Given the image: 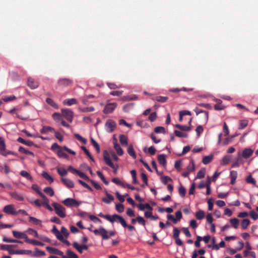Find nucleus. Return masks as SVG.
<instances>
[{"instance_id": "1", "label": "nucleus", "mask_w": 258, "mask_h": 258, "mask_svg": "<svg viewBox=\"0 0 258 258\" xmlns=\"http://www.w3.org/2000/svg\"><path fill=\"white\" fill-rule=\"evenodd\" d=\"M52 206L54 208L55 213L60 218L66 217V208L62 206L57 203H53Z\"/></svg>"}, {"instance_id": "2", "label": "nucleus", "mask_w": 258, "mask_h": 258, "mask_svg": "<svg viewBox=\"0 0 258 258\" xmlns=\"http://www.w3.org/2000/svg\"><path fill=\"white\" fill-rule=\"evenodd\" d=\"M93 232L96 235H100L104 240H107L109 238V236L108 235V232L102 227H100L99 229H94L93 230Z\"/></svg>"}, {"instance_id": "3", "label": "nucleus", "mask_w": 258, "mask_h": 258, "mask_svg": "<svg viewBox=\"0 0 258 258\" xmlns=\"http://www.w3.org/2000/svg\"><path fill=\"white\" fill-rule=\"evenodd\" d=\"M111 221H110L111 223H113L114 222H119L124 228L127 226V224L125 220L121 216L118 215L114 214L111 216Z\"/></svg>"}, {"instance_id": "4", "label": "nucleus", "mask_w": 258, "mask_h": 258, "mask_svg": "<svg viewBox=\"0 0 258 258\" xmlns=\"http://www.w3.org/2000/svg\"><path fill=\"white\" fill-rule=\"evenodd\" d=\"M62 116L70 122H72L73 119L74 113L69 109H61Z\"/></svg>"}, {"instance_id": "5", "label": "nucleus", "mask_w": 258, "mask_h": 258, "mask_svg": "<svg viewBox=\"0 0 258 258\" xmlns=\"http://www.w3.org/2000/svg\"><path fill=\"white\" fill-rule=\"evenodd\" d=\"M105 126L106 132L110 133L115 130L116 124L115 122L113 120L108 119L106 121Z\"/></svg>"}, {"instance_id": "6", "label": "nucleus", "mask_w": 258, "mask_h": 258, "mask_svg": "<svg viewBox=\"0 0 258 258\" xmlns=\"http://www.w3.org/2000/svg\"><path fill=\"white\" fill-rule=\"evenodd\" d=\"M63 204L67 207H78L81 204V202L72 198H67L63 202Z\"/></svg>"}, {"instance_id": "7", "label": "nucleus", "mask_w": 258, "mask_h": 258, "mask_svg": "<svg viewBox=\"0 0 258 258\" xmlns=\"http://www.w3.org/2000/svg\"><path fill=\"white\" fill-rule=\"evenodd\" d=\"M3 212L8 215H17L15 206L12 204L5 206L3 208Z\"/></svg>"}, {"instance_id": "8", "label": "nucleus", "mask_w": 258, "mask_h": 258, "mask_svg": "<svg viewBox=\"0 0 258 258\" xmlns=\"http://www.w3.org/2000/svg\"><path fill=\"white\" fill-rule=\"evenodd\" d=\"M117 106L116 103H109L107 104L103 110L105 114H108L112 112Z\"/></svg>"}, {"instance_id": "9", "label": "nucleus", "mask_w": 258, "mask_h": 258, "mask_svg": "<svg viewBox=\"0 0 258 258\" xmlns=\"http://www.w3.org/2000/svg\"><path fill=\"white\" fill-rule=\"evenodd\" d=\"M58 85L60 87H66L71 86L73 81L68 78L60 79L57 82Z\"/></svg>"}, {"instance_id": "10", "label": "nucleus", "mask_w": 258, "mask_h": 258, "mask_svg": "<svg viewBox=\"0 0 258 258\" xmlns=\"http://www.w3.org/2000/svg\"><path fill=\"white\" fill-rule=\"evenodd\" d=\"M7 151L4 139L0 137V154L6 157Z\"/></svg>"}, {"instance_id": "11", "label": "nucleus", "mask_w": 258, "mask_h": 258, "mask_svg": "<svg viewBox=\"0 0 258 258\" xmlns=\"http://www.w3.org/2000/svg\"><path fill=\"white\" fill-rule=\"evenodd\" d=\"M12 233L15 238L25 239V242H27V240L29 238L25 233L13 230L12 231Z\"/></svg>"}, {"instance_id": "12", "label": "nucleus", "mask_w": 258, "mask_h": 258, "mask_svg": "<svg viewBox=\"0 0 258 258\" xmlns=\"http://www.w3.org/2000/svg\"><path fill=\"white\" fill-rule=\"evenodd\" d=\"M46 249L50 253L60 255V256H61L62 257L63 254V252L62 251H60V250H59L56 248H54V247H50V246H47L46 247Z\"/></svg>"}, {"instance_id": "13", "label": "nucleus", "mask_w": 258, "mask_h": 258, "mask_svg": "<svg viewBox=\"0 0 258 258\" xmlns=\"http://www.w3.org/2000/svg\"><path fill=\"white\" fill-rule=\"evenodd\" d=\"M28 85L32 89L37 88L39 86L38 82L32 78H29L28 79Z\"/></svg>"}, {"instance_id": "14", "label": "nucleus", "mask_w": 258, "mask_h": 258, "mask_svg": "<svg viewBox=\"0 0 258 258\" xmlns=\"http://www.w3.org/2000/svg\"><path fill=\"white\" fill-rule=\"evenodd\" d=\"M61 182L68 188H72L74 187V183L72 180L69 178H61Z\"/></svg>"}, {"instance_id": "15", "label": "nucleus", "mask_w": 258, "mask_h": 258, "mask_svg": "<svg viewBox=\"0 0 258 258\" xmlns=\"http://www.w3.org/2000/svg\"><path fill=\"white\" fill-rule=\"evenodd\" d=\"M103 159L105 163L112 168H114V164L111 161L107 152L105 151L104 153Z\"/></svg>"}, {"instance_id": "16", "label": "nucleus", "mask_w": 258, "mask_h": 258, "mask_svg": "<svg viewBox=\"0 0 258 258\" xmlns=\"http://www.w3.org/2000/svg\"><path fill=\"white\" fill-rule=\"evenodd\" d=\"M51 231L55 235L58 240L60 241L62 240L63 236L59 231V230L56 228V227L55 225L53 226Z\"/></svg>"}, {"instance_id": "17", "label": "nucleus", "mask_w": 258, "mask_h": 258, "mask_svg": "<svg viewBox=\"0 0 258 258\" xmlns=\"http://www.w3.org/2000/svg\"><path fill=\"white\" fill-rule=\"evenodd\" d=\"M253 151L250 148L244 149L242 152V156L245 159H247L252 155Z\"/></svg>"}, {"instance_id": "18", "label": "nucleus", "mask_w": 258, "mask_h": 258, "mask_svg": "<svg viewBox=\"0 0 258 258\" xmlns=\"http://www.w3.org/2000/svg\"><path fill=\"white\" fill-rule=\"evenodd\" d=\"M216 104L214 105V109L216 110H222L225 108V106L222 104V101L220 99H215Z\"/></svg>"}, {"instance_id": "19", "label": "nucleus", "mask_w": 258, "mask_h": 258, "mask_svg": "<svg viewBox=\"0 0 258 258\" xmlns=\"http://www.w3.org/2000/svg\"><path fill=\"white\" fill-rule=\"evenodd\" d=\"M105 193L107 198H103L102 201L106 204L111 203V202L114 200V197L108 193L106 190H105Z\"/></svg>"}, {"instance_id": "20", "label": "nucleus", "mask_w": 258, "mask_h": 258, "mask_svg": "<svg viewBox=\"0 0 258 258\" xmlns=\"http://www.w3.org/2000/svg\"><path fill=\"white\" fill-rule=\"evenodd\" d=\"M114 148L117 154L119 156H121L123 154V151L120 147L119 145L117 144L116 140L113 142Z\"/></svg>"}, {"instance_id": "21", "label": "nucleus", "mask_w": 258, "mask_h": 258, "mask_svg": "<svg viewBox=\"0 0 258 258\" xmlns=\"http://www.w3.org/2000/svg\"><path fill=\"white\" fill-rule=\"evenodd\" d=\"M32 188L35 190L43 200H46V197L40 190L39 186L37 184H33Z\"/></svg>"}, {"instance_id": "22", "label": "nucleus", "mask_w": 258, "mask_h": 258, "mask_svg": "<svg viewBox=\"0 0 258 258\" xmlns=\"http://www.w3.org/2000/svg\"><path fill=\"white\" fill-rule=\"evenodd\" d=\"M66 253L68 256L64 255L63 254L62 258H78V255L70 249H68L67 250Z\"/></svg>"}, {"instance_id": "23", "label": "nucleus", "mask_w": 258, "mask_h": 258, "mask_svg": "<svg viewBox=\"0 0 258 258\" xmlns=\"http://www.w3.org/2000/svg\"><path fill=\"white\" fill-rule=\"evenodd\" d=\"M54 129L51 126H43L42 128L40 130V132L41 134H47L48 132L53 133L54 132Z\"/></svg>"}, {"instance_id": "24", "label": "nucleus", "mask_w": 258, "mask_h": 258, "mask_svg": "<svg viewBox=\"0 0 258 258\" xmlns=\"http://www.w3.org/2000/svg\"><path fill=\"white\" fill-rule=\"evenodd\" d=\"M158 161L160 164L163 166L166 165V156L164 154L159 155L158 156Z\"/></svg>"}, {"instance_id": "25", "label": "nucleus", "mask_w": 258, "mask_h": 258, "mask_svg": "<svg viewBox=\"0 0 258 258\" xmlns=\"http://www.w3.org/2000/svg\"><path fill=\"white\" fill-rule=\"evenodd\" d=\"M230 176L231 178V182L230 183L232 185H233L235 183L236 179L237 176V172L236 171L232 170L230 171Z\"/></svg>"}, {"instance_id": "26", "label": "nucleus", "mask_w": 258, "mask_h": 258, "mask_svg": "<svg viewBox=\"0 0 258 258\" xmlns=\"http://www.w3.org/2000/svg\"><path fill=\"white\" fill-rule=\"evenodd\" d=\"M78 103V102L77 100L75 98L66 99L63 101V103L64 104L68 105V106H72L74 104H77Z\"/></svg>"}, {"instance_id": "27", "label": "nucleus", "mask_w": 258, "mask_h": 258, "mask_svg": "<svg viewBox=\"0 0 258 258\" xmlns=\"http://www.w3.org/2000/svg\"><path fill=\"white\" fill-rule=\"evenodd\" d=\"M45 255L44 251L39 250L38 248H35V251L32 254L33 257H40Z\"/></svg>"}, {"instance_id": "28", "label": "nucleus", "mask_w": 258, "mask_h": 258, "mask_svg": "<svg viewBox=\"0 0 258 258\" xmlns=\"http://www.w3.org/2000/svg\"><path fill=\"white\" fill-rule=\"evenodd\" d=\"M17 141L19 142V143H21L22 144H23L24 145H26L28 146H32L34 145V143L32 141H25L24 139H23V138H21V137H19Z\"/></svg>"}, {"instance_id": "29", "label": "nucleus", "mask_w": 258, "mask_h": 258, "mask_svg": "<svg viewBox=\"0 0 258 258\" xmlns=\"http://www.w3.org/2000/svg\"><path fill=\"white\" fill-rule=\"evenodd\" d=\"M168 98L166 96H157L152 98L153 100L157 101L159 102H165L167 101Z\"/></svg>"}, {"instance_id": "30", "label": "nucleus", "mask_w": 258, "mask_h": 258, "mask_svg": "<svg viewBox=\"0 0 258 258\" xmlns=\"http://www.w3.org/2000/svg\"><path fill=\"white\" fill-rule=\"evenodd\" d=\"M194 111L196 113L197 115H198L199 114H200L201 113H204L206 121H208V111L202 110L198 107H196L194 109Z\"/></svg>"}, {"instance_id": "31", "label": "nucleus", "mask_w": 258, "mask_h": 258, "mask_svg": "<svg viewBox=\"0 0 258 258\" xmlns=\"http://www.w3.org/2000/svg\"><path fill=\"white\" fill-rule=\"evenodd\" d=\"M248 121L247 119L240 120L239 121V130H242L247 126Z\"/></svg>"}, {"instance_id": "32", "label": "nucleus", "mask_w": 258, "mask_h": 258, "mask_svg": "<svg viewBox=\"0 0 258 258\" xmlns=\"http://www.w3.org/2000/svg\"><path fill=\"white\" fill-rule=\"evenodd\" d=\"M11 196L12 198H14L15 199L18 201H22L24 200L23 196L20 194H18L16 192L11 193Z\"/></svg>"}, {"instance_id": "33", "label": "nucleus", "mask_w": 258, "mask_h": 258, "mask_svg": "<svg viewBox=\"0 0 258 258\" xmlns=\"http://www.w3.org/2000/svg\"><path fill=\"white\" fill-rule=\"evenodd\" d=\"M18 151L20 153H24V154H27V155H31L32 156H34V153L33 152H31V151L26 149L25 148H24L22 146H20L19 147Z\"/></svg>"}, {"instance_id": "34", "label": "nucleus", "mask_w": 258, "mask_h": 258, "mask_svg": "<svg viewBox=\"0 0 258 258\" xmlns=\"http://www.w3.org/2000/svg\"><path fill=\"white\" fill-rule=\"evenodd\" d=\"M120 143L122 145H127V137L124 135H120L119 137Z\"/></svg>"}, {"instance_id": "35", "label": "nucleus", "mask_w": 258, "mask_h": 258, "mask_svg": "<svg viewBox=\"0 0 258 258\" xmlns=\"http://www.w3.org/2000/svg\"><path fill=\"white\" fill-rule=\"evenodd\" d=\"M231 159V156L230 155L225 156L222 160L221 164L222 165H225L228 164Z\"/></svg>"}, {"instance_id": "36", "label": "nucleus", "mask_w": 258, "mask_h": 258, "mask_svg": "<svg viewBox=\"0 0 258 258\" xmlns=\"http://www.w3.org/2000/svg\"><path fill=\"white\" fill-rule=\"evenodd\" d=\"M127 153L128 154L132 156L134 159H136L137 157L135 152L134 150L133 147L132 145H130L127 148Z\"/></svg>"}, {"instance_id": "37", "label": "nucleus", "mask_w": 258, "mask_h": 258, "mask_svg": "<svg viewBox=\"0 0 258 258\" xmlns=\"http://www.w3.org/2000/svg\"><path fill=\"white\" fill-rule=\"evenodd\" d=\"M20 175L27 178V179L30 180V181H32L33 180V178L31 176V175L28 173L27 172V171H25V170H22L20 173Z\"/></svg>"}, {"instance_id": "38", "label": "nucleus", "mask_w": 258, "mask_h": 258, "mask_svg": "<svg viewBox=\"0 0 258 258\" xmlns=\"http://www.w3.org/2000/svg\"><path fill=\"white\" fill-rule=\"evenodd\" d=\"M28 243L32 244L34 245H38V246H44V244L41 242L34 240V239H28L27 240V242Z\"/></svg>"}, {"instance_id": "39", "label": "nucleus", "mask_w": 258, "mask_h": 258, "mask_svg": "<svg viewBox=\"0 0 258 258\" xmlns=\"http://www.w3.org/2000/svg\"><path fill=\"white\" fill-rule=\"evenodd\" d=\"M112 181L117 184L123 187H125V183L121 181L118 178H113L112 179Z\"/></svg>"}, {"instance_id": "40", "label": "nucleus", "mask_w": 258, "mask_h": 258, "mask_svg": "<svg viewBox=\"0 0 258 258\" xmlns=\"http://www.w3.org/2000/svg\"><path fill=\"white\" fill-rule=\"evenodd\" d=\"M175 127L181 131H189L191 130V127L190 126L183 125L177 124L175 125Z\"/></svg>"}, {"instance_id": "41", "label": "nucleus", "mask_w": 258, "mask_h": 258, "mask_svg": "<svg viewBox=\"0 0 258 258\" xmlns=\"http://www.w3.org/2000/svg\"><path fill=\"white\" fill-rule=\"evenodd\" d=\"M46 102L48 104L52 106L54 108H58L57 104L51 98H47L46 99Z\"/></svg>"}, {"instance_id": "42", "label": "nucleus", "mask_w": 258, "mask_h": 258, "mask_svg": "<svg viewBox=\"0 0 258 258\" xmlns=\"http://www.w3.org/2000/svg\"><path fill=\"white\" fill-rule=\"evenodd\" d=\"M187 171L190 173L195 170V166L194 162L192 161L190 162L186 168Z\"/></svg>"}, {"instance_id": "43", "label": "nucleus", "mask_w": 258, "mask_h": 258, "mask_svg": "<svg viewBox=\"0 0 258 258\" xmlns=\"http://www.w3.org/2000/svg\"><path fill=\"white\" fill-rule=\"evenodd\" d=\"M57 173L61 176H66L68 174V171L63 168L57 167Z\"/></svg>"}, {"instance_id": "44", "label": "nucleus", "mask_w": 258, "mask_h": 258, "mask_svg": "<svg viewBox=\"0 0 258 258\" xmlns=\"http://www.w3.org/2000/svg\"><path fill=\"white\" fill-rule=\"evenodd\" d=\"M29 221L32 222L35 225H40L41 224V221L33 217H29Z\"/></svg>"}, {"instance_id": "45", "label": "nucleus", "mask_w": 258, "mask_h": 258, "mask_svg": "<svg viewBox=\"0 0 258 258\" xmlns=\"http://www.w3.org/2000/svg\"><path fill=\"white\" fill-rule=\"evenodd\" d=\"M205 216V213L202 210H199L196 213V217L198 220H202L204 218Z\"/></svg>"}, {"instance_id": "46", "label": "nucleus", "mask_w": 258, "mask_h": 258, "mask_svg": "<svg viewBox=\"0 0 258 258\" xmlns=\"http://www.w3.org/2000/svg\"><path fill=\"white\" fill-rule=\"evenodd\" d=\"M42 176L47 180L49 181L50 183L53 182V178L48 174L46 172H43L42 173Z\"/></svg>"}, {"instance_id": "47", "label": "nucleus", "mask_w": 258, "mask_h": 258, "mask_svg": "<svg viewBox=\"0 0 258 258\" xmlns=\"http://www.w3.org/2000/svg\"><path fill=\"white\" fill-rule=\"evenodd\" d=\"M91 143H92V145L93 146V147L95 148L97 152L98 153H99L100 151V146H99V144L93 138L91 139Z\"/></svg>"}, {"instance_id": "48", "label": "nucleus", "mask_w": 258, "mask_h": 258, "mask_svg": "<svg viewBox=\"0 0 258 258\" xmlns=\"http://www.w3.org/2000/svg\"><path fill=\"white\" fill-rule=\"evenodd\" d=\"M250 224V221L248 219L242 220L241 222V227L243 229H246Z\"/></svg>"}, {"instance_id": "49", "label": "nucleus", "mask_w": 258, "mask_h": 258, "mask_svg": "<svg viewBox=\"0 0 258 258\" xmlns=\"http://www.w3.org/2000/svg\"><path fill=\"white\" fill-rule=\"evenodd\" d=\"M73 246L80 253H82L83 248L81 245L79 244L77 242H74L73 243Z\"/></svg>"}, {"instance_id": "50", "label": "nucleus", "mask_w": 258, "mask_h": 258, "mask_svg": "<svg viewBox=\"0 0 258 258\" xmlns=\"http://www.w3.org/2000/svg\"><path fill=\"white\" fill-rule=\"evenodd\" d=\"M44 191L50 197H52L54 194L53 189L50 187H45L44 189Z\"/></svg>"}, {"instance_id": "51", "label": "nucleus", "mask_w": 258, "mask_h": 258, "mask_svg": "<svg viewBox=\"0 0 258 258\" xmlns=\"http://www.w3.org/2000/svg\"><path fill=\"white\" fill-rule=\"evenodd\" d=\"M230 222L234 228L237 229L238 228V223H239V220L238 219H236V218L231 219L230 220Z\"/></svg>"}, {"instance_id": "52", "label": "nucleus", "mask_w": 258, "mask_h": 258, "mask_svg": "<svg viewBox=\"0 0 258 258\" xmlns=\"http://www.w3.org/2000/svg\"><path fill=\"white\" fill-rule=\"evenodd\" d=\"M81 149L82 150H83V151L84 152V153L86 154V155L92 161H94V158H93V157L92 156V155H91L90 153L89 152V151L87 150V149L85 147V146H82L81 147Z\"/></svg>"}, {"instance_id": "53", "label": "nucleus", "mask_w": 258, "mask_h": 258, "mask_svg": "<svg viewBox=\"0 0 258 258\" xmlns=\"http://www.w3.org/2000/svg\"><path fill=\"white\" fill-rule=\"evenodd\" d=\"M246 181L248 183H251L253 185H255L256 180L252 177L251 175H249L246 178Z\"/></svg>"}, {"instance_id": "54", "label": "nucleus", "mask_w": 258, "mask_h": 258, "mask_svg": "<svg viewBox=\"0 0 258 258\" xmlns=\"http://www.w3.org/2000/svg\"><path fill=\"white\" fill-rule=\"evenodd\" d=\"M174 134L178 137L187 138L188 136V135L186 133H182L177 130H175Z\"/></svg>"}, {"instance_id": "55", "label": "nucleus", "mask_w": 258, "mask_h": 258, "mask_svg": "<svg viewBox=\"0 0 258 258\" xmlns=\"http://www.w3.org/2000/svg\"><path fill=\"white\" fill-rule=\"evenodd\" d=\"M188 91V89H187V88H185V87H182L180 89H179V88H173V89H171L169 90V91L171 92H173V93H178L180 91Z\"/></svg>"}, {"instance_id": "56", "label": "nucleus", "mask_w": 258, "mask_h": 258, "mask_svg": "<svg viewBox=\"0 0 258 258\" xmlns=\"http://www.w3.org/2000/svg\"><path fill=\"white\" fill-rule=\"evenodd\" d=\"M178 192L181 197H184L186 194V189L182 185H181L179 187Z\"/></svg>"}, {"instance_id": "57", "label": "nucleus", "mask_w": 258, "mask_h": 258, "mask_svg": "<svg viewBox=\"0 0 258 258\" xmlns=\"http://www.w3.org/2000/svg\"><path fill=\"white\" fill-rule=\"evenodd\" d=\"M205 174V169L200 170L197 173L196 178L202 179L204 177Z\"/></svg>"}, {"instance_id": "58", "label": "nucleus", "mask_w": 258, "mask_h": 258, "mask_svg": "<svg viewBox=\"0 0 258 258\" xmlns=\"http://www.w3.org/2000/svg\"><path fill=\"white\" fill-rule=\"evenodd\" d=\"M97 174L106 185H108L109 182L105 179V177L104 176L101 172H100V171H97Z\"/></svg>"}, {"instance_id": "59", "label": "nucleus", "mask_w": 258, "mask_h": 258, "mask_svg": "<svg viewBox=\"0 0 258 258\" xmlns=\"http://www.w3.org/2000/svg\"><path fill=\"white\" fill-rule=\"evenodd\" d=\"M212 156H207L203 158L202 162L204 164H207L209 163L212 160Z\"/></svg>"}, {"instance_id": "60", "label": "nucleus", "mask_w": 258, "mask_h": 258, "mask_svg": "<svg viewBox=\"0 0 258 258\" xmlns=\"http://www.w3.org/2000/svg\"><path fill=\"white\" fill-rule=\"evenodd\" d=\"M154 132L157 134L165 133V130L162 126H157L154 128Z\"/></svg>"}, {"instance_id": "61", "label": "nucleus", "mask_w": 258, "mask_h": 258, "mask_svg": "<svg viewBox=\"0 0 258 258\" xmlns=\"http://www.w3.org/2000/svg\"><path fill=\"white\" fill-rule=\"evenodd\" d=\"M57 155L59 157H63L64 158H68V155L66 153H64L61 148H60L58 151Z\"/></svg>"}, {"instance_id": "62", "label": "nucleus", "mask_w": 258, "mask_h": 258, "mask_svg": "<svg viewBox=\"0 0 258 258\" xmlns=\"http://www.w3.org/2000/svg\"><path fill=\"white\" fill-rule=\"evenodd\" d=\"M74 136L79 141L82 142L83 143H84L85 144H86V143H87L86 139H85V138L81 137L79 134H74Z\"/></svg>"}, {"instance_id": "63", "label": "nucleus", "mask_w": 258, "mask_h": 258, "mask_svg": "<svg viewBox=\"0 0 258 258\" xmlns=\"http://www.w3.org/2000/svg\"><path fill=\"white\" fill-rule=\"evenodd\" d=\"M162 182L164 184H166L167 182L169 181H172V179L169 176H164L161 177Z\"/></svg>"}, {"instance_id": "64", "label": "nucleus", "mask_w": 258, "mask_h": 258, "mask_svg": "<svg viewBox=\"0 0 258 258\" xmlns=\"http://www.w3.org/2000/svg\"><path fill=\"white\" fill-rule=\"evenodd\" d=\"M60 232L64 237H68L69 235V232L68 229L64 227H61Z\"/></svg>"}]
</instances>
